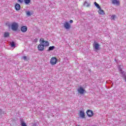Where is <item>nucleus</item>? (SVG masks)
Listing matches in <instances>:
<instances>
[{
  "label": "nucleus",
  "mask_w": 126,
  "mask_h": 126,
  "mask_svg": "<svg viewBox=\"0 0 126 126\" xmlns=\"http://www.w3.org/2000/svg\"><path fill=\"white\" fill-rule=\"evenodd\" d=\"M55 46H50L49 47V49H48V51H49V52H50V51H53V50H54V49H55Z\"/></svg>",
  "instance_id": "obj_19"
},
{
  "label": "nucleus",
  "mask_w": 126,
  "mask_h": 126,
  "mask_svg": "<svg viewBox=\"0 0 126 126\" xmlns=\"http://www.w3.org/2000/svg\"><path fill=\"white\" fill-rule=\"evenodd\" d=\"M69 22H70V23H73V21L72 20H70V21H69Z\"/></svg>",
  "instance_id": "obj_27"
},
{
  "label": "nucleus",
  "mask_w": 126,
  "mask_h": 126,
  "mask_svg": "<svg viewBox=\"0 0 126 126\" xmlns=\"http://www.w3.org/2000/svg\"><path fill=\"white\" fill-rule=\"evenodd\" d=\"M115 18H116V15H114L111 16V19L115 20Z\"/></svg>",
  "instance_id": "obj_23"
},
{
  "label": "nucleus",
  "mask_w": 126,
  "mask_h": 126,
  "mask_svg": "<svg viewBox=\"0 0 126 126\" xmlns=\"http://www.w3.org/2000/svg\"><path fill=\"white\" fill-rule=\"evenodd\" d=\"M18 24L16 22H14L11 25V29L13 31H17L19 27Z\"/></svg>",
  "instance_id": "obj_1"
},
{
  "label": "nucleus",
  "mask_w": 126,
  "mask_h": 126,
  "mask_svg": "<svg viewBox=\"0 0 126 126\" xmlns=\"http://www.w3.org/2000/svg\"><path fill=\"white\" fill-rule=\"evenodd\" d=\"M84 6L89 7V6H90V3L87 2V1H85V2L84 3Z\"/></svg>",
  "instance_id": "obj_13"
},
{
  "label": "nucleus",
  "mask_w": 126,
  "mask_h": 126,
  "mask_svg": "<svg viewBox=\"0 0 126 126\" xmlns=\"http://www.w3.org/2000/svg\"><path fill=\"white\" fill-rule=\"evenodd\" d=\"M94 5L96 6V7L97 8H98V9H100L101 7H100V5H99V4H98V3H97V2H94Z\"/></svg>",
  "instance_id": "obj_17"
},
{
  "label": "nucleus",
  "mask_w": 126,
  "mask_h": 126,
  "mask_svg": "<svg viewBox=\"0 0 126 126\" xmlns=\"http://www.w3.org/2000/svg\"><path fill=\"white\" fill-rule=\"evenodd\" d=\"M78 92L81 95L86 93V91L85 90H84V89H83V87H80L78 89Z\"/></svg>",
  "instance_id": "obj_4"
},
{
  "label": "nucleus",
  "mask_w": 126,
  "mask_h": 126,
  "mask_svg": "<svg viewBox=\"0 0 126 126\" xmlns=\"http://www.w3.org/2000/svg\"><path fill=\"white\" fill-rule=\"evenodd\" d=\"M26 14L28 16H31L32 15L31 12L29 11H26Z\"/></svg>",
  "instance_id": "obj_22"
},
{
  "label": "nucleus",
  "mask_w": 126,
  "mask_h": 126,
  "mask_svg": "<svg viewBox=\"0 0 126 126\" xmlns=\"http://www.w3.org/2000/svg\"><path fill=\"white\" fill-rule=\"evenodd\" d=\"M37 49L38 50V51H44V45H43V44H40L38 47H37Z\"/></svg>",
  "instance_id": "obj_11"
},
{
  "label": "nucleus",
  "mask_w": 126,
  "mask_h": 126,
  "mask_svg": "<svg viewBox=\"0 0 126 126\" xmlns=\"http://www.w3.org/2000/svg\"><path fill=\"white\" fill-rule=\"evenodd\" d=\"M8 26H9H9H10L9 25H8Z\"/></svg>",
  "instance_id": "obj_31"
},
{
  "label": "nucleus",
  "mask_w": 126,
  "mask_h": 126,
  "mask_svg": "<svg viewBox=\"0 0 126 126\" xmlns=\"http://www.w3.org/2000/svg\"><path fill=\"white\" fill-rule=\"evenodd\" d=\"M76 126H79V125H77Z\"/></svg>",
  "instance_id": "obj_30"
},
{
  "label": "nucleus",
  "mask_w": 126,
  "mask_h": 126,
  "mask_svg": "<svg viewBox=\"0 0 126 126\" xmlns=\"http://www.w3.org/2000/svg\"><path fill=\"white\" fill-rule=\"evenodd\" d=\"M87 115L90 118H91V117H93V115H94V113L92 110H88L87 111Z\"/></svg>",
  "instance_id": "obj_6"
},
{
  "label": "nucleus",
  "mask_w": 126,
  "mask_h": 126,
  "mask_svg": "<svg viewBox=\"0 0 126 126\" xmlns=\"http://www.w3.org/2000/svg\"><path fill=\"white\" fill-rule=\"evenodd\" d=\"M79 116L82 119H85V113H84V111L81 110L79 112Z\"/></svg>",
  "instance_id": "obj_7"
},
{
  "label": "nucleus",
  "mask_w": 126,
  "mask_h": 126,
  "mask_svg": "<svg viewBox=\"0 0 126 126\" xmlns=\"http://www.w3.org/2000/svg\"><path fill=\"white\" fill-rule=\"evenodd\" d=\"M112 3L116 5H120V1L118 0H111Z\"/></svg>",
  "instance_id": "obj_9"
},
{
  "label": "nucleus",
  "mask_w": 126,
  "mask_h": 126,
  "mask_svg": "<svg viewBox=\"0 0 126 126\" xmlns=\"http://www.w3.org/2000/svg\"><path fill=\"white\" fill-rule=\"evenodd\" d=\"M15 8L16 9V10L18 11V10H20V4H18V3H16L15 5Z\"/></svg>",
  "instance_id": "obj_12"
},
{
  "label": "nucleus",
  "mask_w": 126,
  "mask_h": 126,
  "mask_svg": "<svg viewBox=\"0 0 126 126\" xmlns=\"http://www.w3.org/2000/svg\"><path fill=\"white\" fill-rule=\"evenodd\" d=\"M99 11L98 12L99 14H101V15H104L105 14V12H104V10L99 9Z\"/></svg>",
  "instance_id": "obj_14"
},
{
  "label": "nucleus",
  "mask_w": 126,
  "mask_h": 126,
  "mask_svg": "<svg viewBox=\"0 0 126 126\" xmlns=\"http://www.w3.org/2000/svg\"><path fill=\"white\" fill-rule=\"evenodd\" d=\"M94 49L95 50H99V48H100V45H99L98 43H97V42H96V41H94Z\"/></svg>",
  "instance_id": "obj_8"
},
{
  "label": "nucleus",
  "mask_w": 126,
  "mask_h": 126,
  "mask_svg": "<svg viewBox=\"0 0 126 126\" xmlns=\"http://www.w3.org/2000/svg\"><path fill=\"white\" fill-rule=\"evenodd\" d=\"M22 59H23V60H26L27 59V57L26 56H23L22 57Z\"/></svg>",
  "instance_id": "obj_24"
},
{
  "label": "nucleus",
  "mask_w": 126,
  "mask_h": 126,
  "mask_svg": "<svg viewBox=\"0 0 126 126\" xmlns=\"http://www.w3.org/2000/svg\"><path fill=\"white\" fill-rule=\"evenodd\" d=\"M119 69L121 72L123 71V70H122V68L121 67V66H119Z\"/></svg>",
  "instance_id": "obj_26"
},
{
  "label": "nucleus",
  "mask_w": 126,
  "mask_h": 126,
  "mask_svg": "<svg viewBox=\"0 0 126 126\" xmlns=\"http://www.w3.org/2000/svg\"><path fill=\"white\" fill-rule=\"evenodd\" d=\"M57 62H58V59H57V58L52 57L50 60V63L52 65H54L57 64Z\"/></svg>",
  "instance_id": "obj_3"
},
{
  "label": "nucleus",
  "mask_w": 126,
  "mask_h": 126,
  "mask_svg": "<svg viewBox=\"0 0 126 126\" xmlns=\"http://www.w3.org/2000/svg\"><path fill=\"white\" fill-rule=\"evenodd\" d=\"M39 42L40 44H42L44 47H48L49 45V42L45 41L44 38H40Z\"/></svg>",
  "instance_id": "obj_2"
},
{
  "label": "nucleus",
  "mask_w": 126,
  "mask_h": 126,
  "mask_svg": "<svg viewBox=\"0 0 126 126\" xmlns=\"http://www.w3.org/2000/svg\"><path fill=\"white\" fill-rule=\"evenodd\" d=\"M34 42H37L38 41V39L37 38H35L34 40Z\"/></svg>",
  "instance_id": "obj_28"
},
{
  "label": "nucleus",
  "mask_w": 126,
  "mask_h": 126,
  "mask_svg": "<svg viewBox=\"0 0 126 126\" xmlns=\"http://www.w3.org/2000/svg\"><path fill=\"white\" fill-rule=\"evenodd\" d=\"M10 44L11 48H13V47H15V43H14V41L10 42Z\"/></svg>",
  "instance_id": "obj_18"
},
{
  "label": "nucleus",
  "mask_w": 126,
  "mask_h": 126,
  "mask_svg": "<svg viewBox=\"0 0 126 126\" xmlns=\"http://www.w3.org/2000/svg\"><path fill=\"white\" fill-rule=\"evenodd\" d=\"M124 80L125 81V82H126V76L124 77Z\"/></svg>",
  "instance_id": "obj_29"
},
{
  "label": "nucleus",
  "mask_w": 126,
  "mask_h": 126,
  "mask_svg": "<svg viewBox=\"0 0 126 126\" xmlns=\"http://www.w3.org/2000/svg\"><path fill=\"white\" fill-rule=\"evenodd\" d=\"M27 27L23 26L21 28V31H22V32H23V33H25V32H27Z\"/></svg>",
  "instance_id": "obj_10"
},
{
  "label": "nucleus",
  "mask_w": 126,
  "mask_h": 126,
  "mask_svg": "<svg viewBox=\"0 0 126 126\" xmlns=\"http://www.w3.org/2000/svg\"><path fill=\"white\" fill-rule=\"evenodd\" d=\"M121 73L123 75V76L124 77V79H125V76H126V73H125V71L122 70V71H121Z\"/></svg>",
  "instance_id": "obj_21"
},
{
  "label": "nucleus",
  "mask_w": 126,
  "mask_h": 126,
  "mask_svg": "<svg viewBox=\"0 0 126 126\" xmlns=\"http://www.w3.org/2000/svg\"><path fill=\"white\" fill-rule=\"evenodd\" d=\"M63 25H64V28L66 30H68L70 29V28L71 27L70 26V24H69V23H68V22H65L64 23Z\"/></svg>",
  "instance_id": "obj_5"
},
{
  "label": "nucleus",
  "mask_w": 126,
  "mask_h": 126,
  "mask_svg": "<svg viewBox=\"0 0 126 126\" xmlns=\"http://www.w3.org/2000/svg\"><path fill=\"white\" fill-rule=\"evenodd\" d=\"M26 4H29L31 2V0H24Z\"/></svg>",
  "instance_id": "obj_20"
},
{
  "label": "nucleus",
  "mask_w": 126,
  "mask_h": 126,
  "mask_svg": "<svg viewBox=\"0 0 126 126\" xmlns=\"http://www.w3.org/2000/svg\"><path fill=\"white\" fill-rule=\"evenodd\" d=\"M4 38H7V37H9V32H5L4 33Z\"/></svg>",
  "instance_id": "obj_16"
},
{
  "label": "nucleus",
  "mask_w": 126,
  "mask_h": 126,
  "mask_svg": "<svg viewBox=\"0 0 126 126\" xmlns=\"http://www.w3.org/2000/svg\"><path fill=\"white\" fill-rule=\"evenodd\" d=\"M21 125L22 126H27V125H26V123H25L24 121L22 119H21Z\"/></svg>",
  "instance_id": "obj_15"
},
{
  "label": "nucleus",
  "mask_w": 126,
  "mask_h": 126,
  "mask_svg": "<svg viewBox=\"0 0 126 126\" xmlns=\"http://www.w3.org/2000/svg\"><path fill=\"white\" fill-rule=\"evenodd\" d=\"M18 1L21 3H22V2H23V0H18Z\"/></svg>",
  "instance_id": "obj_25"
}]
</instances>
